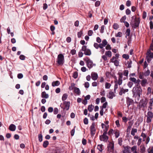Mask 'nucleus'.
<instances>
[{"label": "nucleus", "mask_w": 153, "mask_h": 153, "mask_svg": "<svg viewBox=\"0 0 153 153\" xmlns=\"http://www.w3.org/2000/svg\"><path fill=\"white\" fill-rule=\"evenodd\" d=\"M132 91L133 97L135 98L137 97L139 99L142 94V90L140 85H137L133 88Z\"/></svg>", "instance_id": "f257e3e1"}, {"label": "nucleus", "mask_w": 153, "mask_h": 153, "mask_svg": "<svg viewBox=\"0 0 153 153\" xmlns=\"http://www.w3.org/2000/svg\"><path fill=\"white\" fill-rule=\"evenodd\" d=\"M140 22L139 18H137L135 16H133L131 17L130 24L132 27L136 28L139 27Z\"/></svg>", "instance_id": "f03ea898"}, {"label": "nucleus", "mask_w": 153, "mask_h": 153, "mask_svg": "<svg viewBox=\"0 0 153 153\" xmlns=\"http://www.w3.org/2000/svg\"><path fill=\"white\" fill-rule=\"evenodd\" d=\"M64 57L63 54H60L58 55L56 62L58 65H62L64 63Z\"/></svg>", "instance_id": "7ed1b4c3"}, {"label": "nucleus", "mask_w": 153, "mask_h": 153, "mask_svg": "<svg viewBox=\"0 0 153 153\" xmlns=\"http://www.w3.org/2000/svg\"><path fill=\"white\" fill-rule=\"evenodd\" d=\"M83 59L84 61H85L87 66L89 69L91 68L94 65H95V64L93 63L92 61L88 57H86L84 58Z\"/></svg>", "instance_id": "20e7f679"}, {"label": "nucleus", "mask_w": 153, "mask_h": 153, "mask_svg": "<svg viewBox=\"0 0 153 153\" xmlns=\"http://www.w3.org/2000/svg\"><path fill=\"white\" fill-rule=\"evenodd\" d=\"M152 50L149 49L146 53V59L148 62H149L153 58V51Z\"/></svg>", "instance_id": "39448f33"}, {"label": "nucleus", "mask_w": 153, "mask_h": 153, "mask_svg": "<svg viewBox=\"0 0 153 153\" xmlns=\"http://www.w3.org/2000/svg\"><path fill=\"white\" fill-rule=\"evenodd\" d=\"M81 51H84V54L85 55L90 56L91 54L90 50L87 49L86 46L85 45H83L82 46Z\"/></svg>", "instance_id": "423d86ee"}, {"label": "nucleus", "mask_w": 153, "mask_h": 153, "mask_svg": "<svg viewBox=\"0 0 153 153\" xmlns=\"http://www.w3.org/2000/svg\"><path fill=\"white\" fill-rule=\"evenodd\" d=\"M62 105L61 104L60 105L61 108H63L64 110L65 109L66 111L69 109L70 106V102H69L65 101L63 102L62 105H64V107L61 106Z\"/></svg>", "instance_id": "0eeeda50"}, {"label": "nucleus", "mask_w": 153, "mask_h": 153, "mask_svg": "<svg viewBox=\"0 0 153 153\" xmlns=\"http://www.w3.org/2000/svg\"><path fill=\"white\" fill-rule=\"evenodd\" d=\"M107 134L103 133V134L100 136V139L101 141L106 142L108 139V136L107 135Z\"/></svg>", "instance_id": "6e6552de"}, {"label": "nucleus", "mask_w": 153, "mask_h": 153, "mask_svg": "<svg viewBox=\"0 0 153 153\" xmlns=\"http://www.w3.org/2000/svg\"><path fill=\"white\" fill-rule=\"evenodd\" d=\"M148 103V100L146 98H145L144 99L141 100L139 102L140 105L141 107H146Z\"/></svg>", "instance_id": "1a4fd4ad"}, {"label": "nucleus", "mask_w": 153, "mask_h": 153, "mask_svg": "<svg viewBox=\"0 0 153 153\" xmlns=\"http://www.w3.org/2000/svg\"><path fill=\"white\" fill-rule=\"evenodd\" d=\"M95 127V123L94 122H93L90 126L91 134L92 136H94L95 133L96 129Z\"/></svg>", "instance_id": "9d476101"}, {"label": "nucleus", "mask_w": 153, "mask_h": 153, "mask_svg": "<svg viewBox=\"0 0 153 153\" xmlns=\"http://www.w3.org/2000/svg\"><path fill=\"white\" fill-rule=\"evenodd\" d=\"M107 148L110 152H113L114 151V145L113 143L110 142L108 145Z\"/></svg>", "instance_id": "9b49d317"}, {"label": "nucleus", "mask_w": 153, "mask_h": 153, "mask_svg": "<svg viewBox=\"0 0 153 153\" xmlns=\"http://www.w3.org/2000/svg\"><path fill=\"white\" fill-rule=\"evenodd\" d=\"M134 102L133 100L129 98V97L127 98L126 103L127 106L128 107L131 104H132Z\"/></svg>", "instance_id": "f8f14e48"}, {"label": "nucleus", "mask_w": 153, "mask_h": 153, "mask_svg": "<svg viewBox=\"0 0 153 153\" xmlns=\"http://www.w3.org/2000/svg\"><path fill=\"white\" fill-rule=\"evenodd\" d=\"M128 89H124L123 88H121L119 94L120 95H122L123 94H125L126 92H128Z\"/></svg>", "instance_id": "ddd939ff"}, {"label": "nucleus", "mask_w": 153, "mask_h": 153, "mask_svg": "<svg viewBox=\"0 0 153 153\" xmlns=\"http://www.w3.org/2000/svg\"><path fill=\"white\" fill-rule=\"evenodd\" d=\"M91 78L94 80H96L98 77V76L97 73H92L91 74Z\"/></svg>", "instance_id": "4468645a"}, {"label": "nucleus", "mask_w": 153, "mask_h": 153, "mask_svg": "<svg viewBox=\"0 0 153 153\" xmlns=\"http://www.w3.org/2000/svg\"><path fill=\"white\" fill-rule=\"evenodd\" d=\"M41 97L45 99H47L49 97V95L48 94L46 93L45 91L42 92L41 93Z\"/></svg>", "instance_id": "2eb2a0df"}, {"label": "nucleus", "mask_w": 153, "mask_h": 153, "mask_svg": "<svg viewBox=\"0 0 153 153\" xmlns=\"http://www.w3.org/2000/svg\"><path fill=\"white\" fill-rule=\"evenodd\" d=\"M147 80L146 79H144L141 81L140 84L142 86L145 87L146 84H147Z\"/></svg>", "instance_id": "dca6fc26"}, {"label": "nucleus", "mask_w": 153, "mask_h": 153, "mask_svg": "<svg viewBox=\"0 0 153 153\" xmlns=\"http://www.w3.org/2000/svg\"><path fill=\"white\" fill-rule=\"evenodd\" d=\"M9 129L11 131H14L16 129V126L14 124H11L9 126Z\"/></svg>", "instance_id": "f3484780"}, {"label": "nucleus", "mask_w": 153, "mask_h": 153, "mask_svg": "<svg viewBox=\"0 0 153 153\" xmlns=\"http://www.w3.org/2000/svg\"><path fill=\"white\" fill-rule=\"evenodd\" d=\"M74 91L77 95H79L80 94V91L79 88L75 87L74 88Z\"/></svg>", "instance_id": "a211bd4d"}, {"label": "nucleus", "mask_w": 153, "mask_h": 153, "mask_svg": "<svg viewBox=\"0 0 153 153\" xmlns=\"http://www.w3.org/2000/svg\"><path fill=\"white\" fill-rule=\"evenodd\" d=\"M60 84V82L58 81H53L52 83V85L53 87L55 86H58Z\"/></svg>", "instance_id": "6ab92c4d"}, {"label": "nucleus", "mask_w": 153, "mask_h": 153, "mask_svg": "<svg viewBox=\"0 0 153 153\" xmlns=\"http://www.w3.org/2000/svg\"><path fill=\"white\" fill-rule=\"evenodd\" d=\"M114 96V93L111 91L109 92V94L108 95V97L111 99H112Z\"/></svg>", "instance_id": "aec40b11"}, {"label": "nucleus", "mask_w": 153, "mask_h": 153, "mask_svg": "<svg viewBox=\"0 0 153 153\" xmlns=\"http://www.w3.org/2000/svg\"><path fill=\"white\" fill-rule=\"evenodd\" d=\"M130 31L131 30L130 29L128 28L126 29L125 33V34H126L125 37L126 38L127 36H128L130 35Z\"/></svg>", "instance_id": "412c9836"}, {"label": "nucleus", "mask_w": 153, "mask_h": 153, "mask_svg": "<svg viewBox=\"0 0 153 153\" xmlns=\"http://www.w3.org/2000/svg\"><path fill=\"white\" fill-rule=\"evenodd\" d=\"M94 107V105L92 104L88 106V109L89 112H91L93 111Z\"/></svg>", "instance_id": "4be33fe9"}, {"label": "nucleus", "mask_w": 153, "mask_h": 153, "mask_svg": "<svg viewBox=\"0 0 153 153\" xmlns=\"http://www.w3.org/2000/svg\"><path fill=\"white\" fill-rule=\"evenodd\" d=\"M103 145L102 144H99L97 146V149L100 152H102V147Z\"/></svg>", "instance_id": "5701e85b"}, {"label": "nucleus", "mask_w": 153, "mask_h": 153, "mask_svg": "<svg viewBox=\"0 0 153 153\" xmlns=\"http://www.w3.org/2000/svg\"><path fill=\"white\" fill-rule=\"evenodd\" d=\"M147 117H149L151 118H152L153 117V113L151 111H149L148 112Z\"/></svg>", "instance_id": "b1692460"}, {"label": "nucleus", "mask_w": 153, "mask_h": 153, "mask_svg": "<svg viewBox=\"0 0 153 153\" xmlns=\"http://www.w3.org/2000/svg\"><path fill=\"white\" fill-rule=\"evenodd\" d=\"M75 84L74 83H72L71 84V86L69 87V89L70 91L73 90V89L74 90Z\"/></svg>", "instance_id": "393cba45"}, {"label": "nucleus", "mask_w": 153, "mask_h": 153, "mask_svg": "<svg viewBox=\"0 0 153 153\" xmlns=\"http://www.w3.org/2000/svg\"><path fill=\"white\" fill-rule=\"evenodd\" d=\"M68 95L67 94H64L62 97V100L64 101L66 100L67 98Z\"/></svg>", "instance_id": "a878e982"}, {"label": "nucleus", "mask_w": 153, "mask_h": 153, "mask_svg": "<svg viewBox=\"0 0 153 153\" xmlns=\"http://www.w3.org/2000/svg\"><path fill=\"white\" fill-rule=\"evenodd\" d=\"M49 144V142L47 140H45L43 142V146L45 148H46Z\"/></svg>", "instance_id": "bb28decb"}, {"label": "nucleus", "mask_w": 153, "mask_h": 153, "mask_svg": "<svg viewBox=\"0 0 153 153\" xmlns=\"http://www.w3.org/2000/svg\"><path fill=\"white\" fill-rule=\"evenodd\" d=\"M124 151H125V152H129L130 149V146H127L124 147Z\"/></svg>", "instance_id": "cd10ccee"}, {"label": "nucleus", "mask_w": 153, "mask_h": 153, "mask_svg": "<svg viewBox=\"0 0 153 153\" xmlns=\"http://www.w3.org/2000/svg\"><path fill=\"white\" fill-rule=\"evenodd\" d=\"M137 129L133 128L131 132V134L133 136H134L135 134V133L137 132Z\"/></svg>", "instance_id": "c85d7f7f"}, {"label": "nucleus", "mask_w": 153, "mask_h": 153, "mask_svg": "<svg viewBox=\"0 0 153 153\" xmlns=\"http://www.w3.org/2000/svg\"><path fill=\"white\" fill-rule=\"evenodd\" d=\"M105 54L106 55L108 56L109 57H111V51H106Z\"/></svg>", "instance_id": "c756f323"}, {"label": "nucleus", "mask_w": 153, "mask_h": 153, "mask_svg": "<svg viewBox=\"0 0 153 153\" xmlns=\"http://www.w3.org/2000/svg\"><path fill=\"white\" fill-rule=\"evenodd\" d=\"M107 42L106 39H104L102 41L101 45H103L105 47L107 44Z\"/></svg>", "instance_id": "7c9ffc66"}, {"label": "nucleus", "mask_w": 153, "mask_h": 153, "mask_svg": "<svg viewBox=\"0 0 153 153\" xmlns=\"http://www.w3.org/2000/svg\"><path fill=\"white\" fill-rule=\"evenodd\" d=\"M107 105H108L107 102H105V103H104L103 104V105H102V106H101L100 107V108H103V109L104 108H106V107H107Z\"/></svg>", "instance_id": "2f4dec72"}, {"label": "nucleus", "mask_w": 153, "mask_h": 153, "mask_svg": "<svg viewBox=\"0 0 153 153\" xmlns=\"http://www.w3.org/2000/svg\"><path fill=\"white\" fill-rule=\"evenodd\" d=\"M105 88L106 89H109L110 88L111 84L109 83L106 82L105 83Z\"/></svg>", "instance_id": "473e14b6"}, {"label": "nucleus", "mask_w": 153, "mask_h": 153, "mask_svg": "<svg viewBox=\"0 0 153 153\" xmlns=\"http://www.w3.org/2000/svg\"><path fill=\"white\" fill-rule=\"evenodd\" d=\"M122 36V33L120 32H118L117 33L115 34V36L116 37H121Z\"/></svg>", "instance_id": "72a5a7b5"}, {"label": "nucleus", "mask_w": 153, "mask_h": 153, "mask_svg": "<svg viewBox=\"0 0 153 153\" xmlns=\"http://www.w3.org/2000/svg\"><path fill=\"white\" fill-rule=\"evenodd\" d=\"M119 27V25L117 23H114L113 25V28L115 30H117Z\"/></svg>", "instance_id": "f704fd0d"}, {"label": "nucleus", "mask_w": 153, "mask_h": 153, "mask_svg": "<svg viewBox=\"0 0 153 153\" xmlns=\"http://www.w3.org/2000/svg\"><path fill=\"white\" fill-rule=\"evenodd\" d=\"M83 34L82 30H81L79 32L77 33V36L78 38H80Z\"/></svg>", "instance_id": "c9c22d12"}, {"label": "nucleus", "mask_w": 153, "mask_h": 153, "mask_svg": "<svg viewBox=\"0 0 153 153\" xmlns=\"http://www.w3.org/2000/svg\"><path fill=\"white\" fill-rule=\"evenodd\" d=\"M129 79L130 81H131L132 82H133L134 84H135L136 81V79L134 77H130Z\"/></svg>", "instance_id": "e433bc0d"}, {"label": "nucleus", "mask_w": 153, "mask_h": 153, "mask_svg": "<svg viewBox=\"0 0 153 153\" xmlns=\"http://www.w3.org/2000/svg\"><path fill=\"white\" fill-rule=\"evenodd\" d=\"M123 142V140L122 138H119L118 139V144L120 145L121 146L122 145V143Z\"/></svg>", "instance_id": "4c0bfd02"}, {"label": "nucleus", "mask_w": 153, "mask_h": 153, "mask_svg": "<svg viewBox=\"0 0 153 153\" xmlns=\"http://www.w3.org/2000/svg\"><path fill=\"white\" fill-rule=\"evenodd\" d=\"M39 140L40 142H41L42 140V134L38 135Z\"/></svg>", "instance_id": "58836bf2"}, {"label": "nucleus", "mask_w": 153, "mask_h": 153, "mask_svg": "<svg viewBox=\"0 0 153 153\" xmlns=\"http://www.w3.org/2000/svg\"><path fill=\"white\" fill-rule=\"evenodd\" d=\"M148 151L149 153H153V147H150Z\"/></svg>", "instance_id": "ea45409f"}, {"label": "nucleus", "mask_w": 153, "mask_h": 153, "mask_svg": "<svg viewBox=\"0 0 153 153\" xmlns=\"http://www.w3.org/2000/svg\"><path fill=\"white\" fill-rule=\"evenodd\" d=\"M78 76V73L77 72H75L73 73V77L75 79H76L77 77Z\"/></svg>", "instance_id": "a19ab883"}, {"label": "nucleus", "mask_w": 153, "mask_h": 153, "mask_svg": "<svg viewBox=\"0 0 153 153\" xmlns=\"http://www.w3.org/2000/svg\"><path fill=\"white\" fill-rule=\"evenodd\" d=\"M122 57L126 60L128 59L129 58V56L126 54H123L122 56Z\"/></svg>", "instance_id": "79ce46f5"}, {"label": "nucleus", "mask_w": 153, "mask_h": 153, "mask_svg": "<svg viewBox=\"0 0 153 153\" xmlns=\"http://www.w3.org/2000/svg\"><path fill=\"white\" fill-rule=\"evenodd\" d=\"M126 19V16H123L120 19V21L121 22H125V20Z\"/></svg>", "instance_id": "37998d69"}, {"label": "nucleus", "mask_w": 153, "mask_h": 153, "mask_svg": "<svg viewBox=\"0 0 153 153\" xmlns=\"http://www.w3.org/2000/svg\"><path fill=\"white\" fill-rule=\"evenodd\" d=\"M104 29L105 26L104 25H102L101 27L100 30V32L101 33H104Z\"/></svg>", "instance_id": "c03bdc74"}, {"label": "nucleus", "mask_w": 153, "mask_h": 153, "mask_svg": "<svg viewBox=\"0 0 153 153\" xmlns=\"http://www.w3.org/2000/svg\"><path fill=\"white\" fill-rule=\"evenodd\" d=\"M128 70H125L123 71V75L126 76H128Z\"/></svg>", "instance_id": "a18cd8bd"}, {"label": "nucleus", "mask_w": 153, "mask_h": 153, "mask_svg": "<svg viewBox=\"0 0 153 153\" xmlns=\"http://www.w3.org/2000/svg\"><path fill=\"white\" fill-rule=\"evenodd\" d=\"M58 113V109L57 108H54L53 110V114H56Z\"/></svg>", "instance_id": "49530a36"}, {"label": "nucleus", "mask_w": 153, "mask_h": 153, "mask_svg": "<svg viewBox=\"0 0 153 153\" xmlns=\"http://www.w3.org/2000/svg\"><path fill=\"white\" fill-rule=\"evenodd\" d=\"M133 84L132 82L130 81L128 83L127 85L129 88H131L132 87Z\"/></svg>", "instance_id": "de8ad7c7"}, {"label": "nucleus", "mask_w": 153, "mask_h": 153, "mask_svg": "<svg viewBox=\"0 0 153 153\" xmlns=\"http://www.w3.org/2000/svg\"><path fill=\"white\" fill-rule=\"evenodd\" d=\"M137 146H134L131 148V150L132 152L137 151Z\"/></svg>", "instance_id": "09e8293b"}, {"label": "nucleus", "mask_w": 153, "mask_h": 153, "mask_svg": "<svg viewBox=\"0 0 153 153\" xmlns=\"http://www.w3.org/2000/svg\"><path fill=\"white\" fill-rule=\"evenodd\" d=\"M150 73V72L149 70V69H148L147 70L144 72V75L146 76H148L149 75Z\"/></svg>", "instance_id": "8fccbe9b"}, {"label": "nucleus", "mask_w": 153, "mask_h": 153, "mask_svg": "<svg viewBox=\"0 0 153 153\" xmlns=\"http://www.w3.org/2000/svg\"><path fill=\"white\" fill-rule=\"evenodd\" d=\"M23 75L22 73H19L17 75V77L19 79H21L23 78Z\"/></svg>", "instance_id": "3c124183"}, {"label": "nucleus", "mask_w": 153, "mask_h": 153, "mask_svg": "<svg viewBox=\"0 0 153 153\" xmlns=\"http://www.w3.org/2000/svg\"><path fill=\"white\" fill-rule=\"evenodd\" d=\"M113 63H114V65L116 66H118L119 65V61L117 60L115 61Z\"/></svg>", "instance_id": "603ef678"}, {"label": "nucleus", "mask_w": 153, "mask_h": 153, "mask_svg": "<svg viewBox=\"0 0 153 153\" xmlns=\"http://www.w3.org/2000/svg\"><path fill=\"white\" fill-rule=\"evenodd\" d=\"M139 78L140 79H142L143 77V73L140 72L139 74Z\"/></svg>", "instance_id": "864d4df0"}, {"label": "nucleus", "mask_w": 153, "mask_h": 153, "mask_svg": "<svg viewBox=\"0 0 153 153\" xmlns=\"http://www.w3.org/2000/svg\"><path fill=\"white\" fill-rule=\"evenodd\" d=\"M117 59L116 58V57H115V56H114L110 59V62L113 63L115 61H116L117 60Z\"/></svg>", "instance_id": "5fc2aeb1"}, {"label": "nucleus", "mask_w": 153, "mask_h": 153, "mask_svg": "<svg viewBox=\"0 0 153 153\" xmlns=\"http://www.w3.org/2000/svg\"><path fill=\"white\" fill-rule=\"evenodd\" d=\"M108 126L106 127H105L104 128L103 131H104L103 133H105V134H107V131L108 130Z\"/></svg>", "instance_id": "6e6d98bb"}, {"label": "nucleus", "mask_w": 153, "mask_h": 153, "mask_svg": "<svg viewBox=\"0 0 153 153\" xmlns=\"http://www.w3.org/2000/svg\"><path fill=\"white\" fill-rule=\"evenodd\" d=\"M131 1L129 0H128L126 1V5L128 7H129L131 5Z\"/></svg>", "instance_id": "4d7b16f0"}, {"label": "nucleus", "mask_w": 153, "mask_h": 153, "mask_svg": "<svg viewBox=\"0 0 153 153\" xmlns=\"http://www.w3.org/2000/svg\"><path fill=\"white\" fill-rule=\"evenodd\" d=\"M84 123L85 124L87 125L88 124V119L85 117L84 119Z\"/></svg>", "instance_id": "13d9d810"}, {"label": "nucleus", "mask_w": 153, "mask_h": 153, "mask_svg": "<svg viewBox=\"0 0 153 153\" xmlns=\"http://www.w3.org/2000/svg\"><path fill=\"white\" fill-rule=\"evenodd\" d=\"M141 82V80L139 79H138L137 80H136V81L135 82V85H140V83Z\"/></svg>", "instance_id": "bf43d9fd"}, {"label": "nucleus", "mask_w": 153, "mask_h": 153, "mask_svg": "<svg viewBox=\"0 0 153 153\" xmlns=\"http://www.w3.org/2000/svg\"><path fill=\"white\" fill-rule=\"evenodd\" d=\"M25 58V56L23 55H21L19 56V59L22 60H24Z\"/></svg>", "instance_id": "052dcab7"}, {"label": "nucleus", "mask_w": 153, "mask_h": 153, "mask_svg": "<svg viewBox=\"0 0 153 153\" xmlns=\"http://www.w3.org/2000/svg\"><path fill=\"white\" fill-rule=\"evenodd\" d=\"M100 2L99 1H96L95 4V6L96 7H98L100 4Z\"/></svg>", "instance_id": "680f3d73"}, {"label": "nucleus", "mask_w": 153, "mask_h": 153, "mask_svg": "<svg viewBox=\"0 0 153 153\" xmlns=\"http://www.w3.org/2000/svg\"><path fill=\"white\" fill-rule=\"evenodd\" d=\"M82 144L84 145H85L87 143L86 140L85 139H84V138H83L82 139Z\"/></svg>", "instance_id": "e2e57ef3"}, {"label": "nucleus", "mask_w": 153, "mask_h": 153, "mask_svg": "<svg viewBox=\"0 0 153 153\" xmlns=\"http://www.w3.org/2000/svg\"><path fill=\"white\" fill-rule=\"evenodd\" d=\"M114 134H115V136L116 138H118L120 135V134L118 131H116L115 132Z\"/></svg>", "instance_id": "0e129e2a"}, {"label": "nucleus", "mask_w": 153, "mask_h": 153, "mask_svg": "<svg viewBox=\"0 0 153 153\" xmlns=\"http://www.w3.org/2000/svg\"><path fill=\"white\" fill-rule=\"evenodd\" d=\"M123 121L125 123H126L128 121V119L126 117H123L122 118Z\"/></svg>", "instance_id": "69168bd1"}, {"label": "nucleus", "mask_w": 153, "mask_h": 153, "mask_svg": "<svg viewBox=\"0 0 153 153\" xmlns=\"http://www.w3.org/2000/svg\"><path fill=\"white\" fill-rule=\"evenodd\" d=\"M93 33V32L92 30H89L88 31V34L89 36H91L92 35Z\"/></svg>", "instance_id": "338daca9"}, {"label": "nucleus", "mask_w": 153, "mask_h": 153, "mask_svg": "<svg viewBox=\"0 0 153 153\" xmlns=\"http://www.w3.org/2000/svg\"><path fill=\"white\" fill-rule=\"evenodd\" d=\"M150 27V29H153V22L152 21H151L149 22Z\"/></svg>", "instance_id": "774afa93"}]
</instances>
